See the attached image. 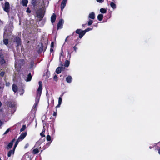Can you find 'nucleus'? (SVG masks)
Wrapping results in <instances>:
<instances>
[{"instance_id": "obj_1", "label": "nucleus", "mask_w": 160, "mask_h": 160, "mask_svg": "<svg viewBox=\"0 0 160 160\" xmlns=\"http://www.w3.org/2000/svg\"><path fill=\"white\" fill-rule=\"evenodd\" d=\"M40 2L42 3L41 4V5L39 9L37 11L36 14L38 18L42 19L46 11L45 3L47 2H44L43 0H40ZM48 3L49 2H47V7L48 6Z\"/></svg>"}, {"instance_id": "obj_2", "label": "nucleus", "mask_w": 160, "mask_h": 160, "mask_svg": "<svg viewBox=\"0 0 160 160\" xmlns=\"http://www.w3.org/2000/svg\"><path fill=\"white\" fill-rule=\"evenodd\" d=\"M39 87L37 90V94L36 97L35 102L33 106V108L35 109L38 104L41 95L42 89V83L41 81L39 82Z\"/></svg>"}, {"instance_id": "obj_3", "label": "nucleus", "mask_w": 160, "mask_h": 160, "mask_svg": "<svg viewBox=\"0 0 160 160\" xmlns=\"http://www.w3.org/2000/svg\"><path fill=\"white\" fill-rule=\"evenodd\" d=\"M27 133L26 132L22 133L17 139L15 144V148H16L19 142L22 140L26 136Z\"/></svg>"}, {"instance_id": "obj_4", "label": "nucleus", "mask_w": 160, "mask_h": 160, "mask_svg": "<svg viewBox=\"0 0 160 160\" xmlns=\"http://www.w3.org/2000/svg\"><path fill=\"white\" fill-rule=\"evenodd\" d=\"M12 40L14 42H16L17 46L20 45L21 40L20 38L19 37L13 36L12 38Z\"/></svg>"}, {"instance_id": "obj_5", "label": "nucleus", "mask_w": 160, "mask_h": 160, "mask_svg": "<svg viewBox=\"0 0 160 160\" xmlns=\"http://www.w3.org/2000/svg\"><path fill=\"white\" fill-rule=\"evenodd\" d=\"M75 32L76 33L79 34V37L80 38H81L85 34L84 31L80 29H77Z\"/></svg>"}, {"instance_id": "obj_6", "label": "nucleus", "mask_w": 160, "mask_h": 160, "mask_svg": "<svg viewBox=\"0 0 160 160\" xmlns=\"http://www.w3.org/2000/svg\"><path fill=\"white\" fill-rule=\"evenodd\" d=\"M75 32L76 33L79 34V37L80 38H81L85 34L84 31L80 29H77Z\"/></svg>"}, {"instance_id": "obj_7", "label": "nucleus", "mask_w": 160, "mask_h": 160, "mask_svg": "<svg viewBox=\"0 0 160 160\" xmlns=\"http://www.w3.org/2000/svg\"><path fill=\"white\" fill-rule=\"evenodd\" d=\"M75 32L76 33L79 34V37L80 38H81L85 34L84 31L80 29H77Z\"/></svg>"}, {"instance_id": "obj_8", "label": "nucleus", "mask_w": 160, "mask_h": 160, "mask_svg": "<svg viewBox=\"0 0 160 160\" xmlns=\"http://www.w3.org/2000/svg\"><path fill=\"white\" fill-rule=\"evenodd\" d=\"M4 10L6 12L8 13L10 11V5L9 3L6 2L5 3V5L3 7Z\"/></svg>"}, {"instance_id": "obj_9", "label": "nucleus", "mask_w": 160, "mask_h": 160, "mask_svg": "<svg viewBox=\"0 0 160 160\" xmlns=\"http://www.w3.org/2000/svg\"><path fill=\"white\" fill-rule=\"evenodd\" d=\"M64 23V21L62 19H60L57 25V29H61Z\"/></svg>"}, {"instance_id": "obj_10", "label": "nucleus", "mask_w": 160, "mask_h": 160, "mask_svg": "<svg viewBox=\"0 0 160 160\" xmlns=\"http://www.w3.org/2000/svg\"><path fill=\"white\" fill-rule=\"evenodd\" d=\"M67 0H63L61 4V9L62 11L66 5Z\"/></svg>"}, {"instance_id": "obj_11", "label": "nucleus", "mask_w": 160, "mask_h": 160, "mask_svg": "<svg viewBox=\"0 0 160 160\" xmlns=\"http://www.w3.org/2000/svg\"><path fill=\"white\" fill-rule=\"evenodd\" d=\"M15 139L14 138V139H13L11 141V142L9 143V144L7 146L6 148L8 149L11 148L12 146V145L13 144V142L15 141Z\"/></svg>"}, {"instance_id": "obj_12", "label": "nucleus", "mask_w": 160, "mask_h": 160, "mask_svg": "<svg viewBox=\"0 0 160 160\" xmlns=\"http://www.w3.org/2000/svg\"><path fill=\"white\" fill-rule=\"evenodd\" d=\"M22 160H32V159L28 154H25L23 157Z\"/></svg>"}, {"instance_id": "obj_13", "label": "nucleus", "mask_w": 160, "mask_h": 160, "mask_svg": "<svg viewBox=\"0 0 160 160\" xmlns=\"http://www.w3.org/2000/svg\"><path fill=\"white\" fill-rule=\"evenodd\" d=\"M56 16L55 13H53L51 18V21L52 23H54L56 19Z\"/></svg>"}, {"instance_id": "obj_14", "label": "nucleus", "mask_w": 160, "mask_h": 160, "mask_svg": "<svg viewBox=\"0 0 160 160\" xmlns=\"http://www.w3.org/2000/svg\"><path fill=\"white\" fill-rule=\"evenodd\" d=\"M15 148H15L14 145L13 150H10L8 152V157H10L11 156L12 154H14Z\"/></svg>"}, {"instance_id": "obj_15", "label": "nucleus", "mask_w": 160, "mask_h": 160, "mask_svg": "<svg viewBox=\"0 0 160 160\" xmlns=\"http://www.w3.org/2000/svg\"><path fill=\"white\" fill-rule=\"evenodd\" d=\"M95 13L93 12L90 13L89 15L88 18H89L94 19L95 18Z\"/></svg>"}, {"instance_id": "obj_16", "label": "nucleus", "mask_w": 160, "mask_h": 160, "mask_svg": "<svg viewBox=\"0 0 160 160\" xmlns=\"http://www.w3.org/2000/svg\"><path fill=\"white\" fill-rule=\"evenodd\" d=\"M12 89L13 91L15 93L18 91V87L16 84H13L12 85Z\"/></svg>"}, {"instance_id": "obj_17", "label": "nucleus", "mask_w": 160, "mask_h": 160, "mask_svg": "<svg viewBox=\"0 0 160 160\" xmlns=\"http://www.w3.org/2000/svg\"><path fill=\"white\" fill-rule=\"evenodd\" d=\"M16 103L15 102H10L9 104V106L11 108L14 109L15 108Z\"/></svg>"}, {"instance_id": "obj_18", "label": "nucleus", "mask_w": 160, "mask_h": 160, "mask_svg": "<svg viewBox=\"0 0 160 160\" xmlns=\"http://www.w3.org/2000/svg\"><path fill=\"white\" fill-rule=\"evenodd\" d=\"M72 77L70 76H68L66 78V81L68 83H70L72 82Z\"/></svg>"}, {"instance_id": "obj_19", "label": "nucleus", "mask_w": 160, "mask_h": 160, "mask_svg": "<svg viewBox=\"0 0 160 160\" xmlns=\"http://www.w3.org/2000/svg\"><path fill=\"white\" fill-rule=\"evenodd\" d=\"M32 77L31 75V73H29L26 79H25V81H26L27 82L30 81L32 79Z\"/></svg>"}, {"instance_id": "obj_20", "label": "nucleus", "mask_w": 160, "mask_h": 160, "mask_svg": "<svg viewBox=\"0 0 160 160\" xmlns=\"http://www.w3.org/2000/svg\"><path fill=\"white\" fill-rule=\"evenodd\" d=\"M62 67H58L56 69V72L57 74H59L61 72Z\"/></svg>"}, {"instance_id": "obj_21", "label": "nucleus", "mask_w": 160, "mask_h": 160, "mask_svg": "<svg viewBox=\"0 0 160 160\" xmlns=\"http://www.w3.org/2000/svg\"><path fill=\"white\" fill-rule=\"evenodd\" d=\"M103 18V15L102 14H99L97 17L99 21H101L102 20Z\"/></svg>"}, {"instance_id": "obj_22", "label": "nucleus", "mask_w": 160, "mask_h": 160, "mask_svg": "<svg viewBox=\"0 0 160 160\" xmlns=\"http://www.w3.org/2000/svg\"><path fill=\"white\" fill-rule=\"evenodd\" d=\"M5 63V61L3 57H0V64L1 65H2Z\"/></svg>"}, {"instance_id": "obj_23", "label": "nucleus", "mask_w": 160, "mask_h": 160, "mask_svg": "<svg viewBox=\"0 0 160 160\" xmlns=\"http://www.w3.org/2000/svg\"><path fill=\"white\" fill-rule=\"evenodd\" d=\"M28 3V0H22V4L23 6H26Z\"/></svg>"}, {"instance_id": "obj_24", "label": "nucleus", "mask_w": 160, "mask_h": 160, "mask_svg": "<svg viewBox=\"0 0 160 160\" xmlns=\"http://www.w3.org/2000/svg\"><path fill=\"white\" fill-rule=\"evenodd\" d=\"M44 127H43V130L42 131V132L40 133V135L42 136L43 138H45V136L44 135V133L45 132V129L44 128Z\"/></svg>"}, {"instance_id": "obj_25", "label": "nucleus", "mask_w": 160, "mask_h": 160, "mask_svg": "<svg viewBox=\"0 0 160 160\" xmlns=\"http://www.w3.org/2000/svg\"><path fill=\"white\" fill-rule=\"evenodd\" d=\"M70 64V61L68 60H66L65 61L64 66L65 67H68Z\"/></svg>"}, {"instance_id": "obj_26", "label": "nucleus", "mask_w": 160, "mask_h": 160, "mask_svg": "<svg viewBox=\"0 0 160 160\" xmlns=\"http://www.w3.org/2000/svg\"><path fill=\"white\" fill-rule=\"evenodd\" d=\"M110 5L111 7L113 9H114L116 8V4L112 2L110 3Z\"/></svg>"}, {"instance_id": "obj_27", "label": "nucleus", "mask_w": 160, "mask_h": 160, "mask_svg": "<svg viewBox=\"0 0 160 160\" xmlns=\"http://www.w3.org/2000/svg\"><path fill=\"white\" fill-rule=\"evenodd\" d=\"M100 12L102 13H105L107 12V11L105 8H101L100 10Z\"/></svg>"}, {"instance_id": "obj_28", "label": "nucleus", "mask_w": 160, "mask_h": 160, "mask_svg": "<svg viewBox=\"0 0 160 160\" xmlns=\"http://www.w3.org/2000/svg\"><path fill=\"white\" fill-rule=\"evenodd\" d=\"M39 152V150L37 148L34 149L32 151V153L34 154H37Z\"/></svg>"}, {"instance_id": "obj_29", "label": "nucleus", "mask_w": 160, "mask_h": 160, "mask_svg": "<svg viewBox=\"0 0 160 160\" xmlns=\"http://www.w3.org/2000/svg\"><path fill=\"white\" fill-rule=\"evenodd\" d=\"M63 96V94L61 95L59 97L58 99V103L61 104L62 102V97Z\"/></svg>"}, {"instance_id": "obj_30", "label": "nucleus", "mask_w": 160, "mask_h": 160, "mask_svg": "<svg viewBox=\"0 0 160 160\" xmlns=\"http://www.w3.org/2000/svg\"><path fill=\"white\" fill-rule=\"evenodd\" d=\"M3 42L4 43L5 45H7L8 44V39H4L3 40Z\"/></svg>"}, {"instance_id": "obj_31", "label": "nucleus", "mask_w": 160, "mask_h": 160, "mask_svg": "<svg viewBox=\"0 0 160 160\" xmlns=\"http://www.w3.org/2000/svg\"><path fill=\"white\" fill-rule=\"evenodd\" d=\"M59 60V62H60V65H61V66H63V65L62 64V60H63L62 59V56H60Z\"/></svg>"}, {"instance_id": "obj_32", "label": "nucleus", "mask_w": 160, "mask_h": 160, "mask_svg": "<svg viewBox=\"0 0 160 160\" xmlns=\"http://www.w3.org/2000/svg\"><path fill=\"white\" fill-rule=\"evenodd\" d=\"M40 140H38V141H37L36 144V146H38L39 145H40L42 143V141H40Z\"/></svg>"}, {"instance_id": "obj_33", "label": "nucleus", "mask_w": 160, "mask_h": 160, "mask_svg": "<svg viewBox=\"0 0 160 160\" xmlns=\"http://www.w3.org/2000/svg\"><path fill=\"white\" fill-rule=\"evenodd\" d=\"M26 128V125H23L22 128H21V129L20 130V131L21 132H22L23 131H24Z\"/></svg>"}, {"instance_id": "obj_34", "label": "nucleus", "mask_w": 160, "mask_h": 160, "mask_svg": "<svg viewBox=\"0 0 160 160\" xmlns=\"http://www.w3.org/2000/svg\"><path fill=\"white\" fill-rule=\"evenodd\" d=\"M71 57V54L69 52H68V56L67 57V59H68L67 60H69L70 59Z\"/></svg>"}, {"instance_id": "obj_35", "label": "nucleus", "mask_w": 160, "mask_h": 160, "mask_svg": "<svg viewBox=\"0 0 160 160\" xmlns=\"http://www.w3.org/2000/svg\"><path fill=\"white\" fill-rule=\"evenodd\" d=\"M47 140L48 141H51V137L49 135H48L46 137Z\"/></svg>"}, {"instance_id": "obj_36", "label": "nucleus", "mask_w": 160, "mask_h": 160, "mask_svg": "<svg viewBox=\"0 0 160 160\" xmlns=\"http://www.w3.org/2000/svg\"><path fill=\"white\" fill-rule=\"evenodd\" d=\"M63 54H64V52L63 51V50L62 49L61 51V52L60 53V56H62V59L63 60Z\"/></svg>"}, {"instance_id": "obj_37", "label": "nucleus", "mask_w": 160, "mask_h": 160, "mask_svg": "<svg viewBox=\"0 0 160 160\" xmlns=\"http://www.w3.org/2000/svg\"><path fill=\"white\" fill-rule=\"evenodd\" d=\"M3 52L2 50H0V57H3Z\"/></svg>"}, {"instance_id": "obj_38", "label": "nucleus", "mask_w": 160, "mask_h": 160, "mask_svg": "<svg viewBox=\"0 0 160 160\" xmlns=\"http://www.w3.org/2000/svg\"><path fill=\"white\" fill-rule=\"evenodd\" d=\"M93 22V21L92 20H90L88 22V26H90L91 25Z\"/></svg>"}, {"instance_id": "obj_39", "label": "nucleus", "mask_w": 160, "mask_h": 160, "mask_svg": "<svg viewBox=\"0 0 160 160\" xmlns=\"http://www.w3.org/2000/svg\"><path fill=\"white\" fill-rule=\"evenodd\" d=\"M34 61H32L30 63V68H33L34 66Z\"/></svg>"}, {"instance_id": "obj_40", "label": "nucleus", "mask_w": 160, "mask_h": 160, "mask_svg": "<svg viewBox=\"0 0 160 160\" xmlns=\"http://www.w3.org/2000/svg\"><path fill=\"white\" fill-rule=\"evenodd\" d=\"M92 30V28H88L86 29L85 30H83L85 33L87 32H88Z\"/></svg>"}, {"instance_id": "obj_41", "label": "nucleus", "mask_w": 160, "mask_h": 160, "mask_svg": "<svg viewBox=\"0 0 160 160\" xmlns=\"http://www.w3.org/2000/svg\"><path fill=\"white\" fill-rule=\"evenodd\" d=\"M5 74V72H2L0 73V76L3 77L4 75Z\"/></svg>"}, {"instance_id": "obj_42", "label": "nucleus", "mask_w": 160, "mask_h": 160, "mask_svg": "<svg viewBox=\"0 0 160 160\" xmlns=\"http://www.w3.org/2000/svg\"><path fill=\"white\" fill-rule=\"evenodd\" d=\"M45 138L42 137V138H41L39 140H40V141H42V142H43L44 140H45Z\"/></svg>"}, {"instance_id": "obj_43", "label": "nucleus", "mask_w": 160, "mask_h": 160, "mask_svg": "<svg viewBox=\"0 0 160 160\" xmlns=\"http://www.w3.org/2000/svg\"><path fill=\"white\" fill-rule=\"evenodd\" d=\"M26 12L27 13H30L31 12V11L30 10L29 8H27Z\"/></svg>"}, {"instance_id": "obj_44", "label": "nucleus", "mask_w": 160, "mask_h": 160, "mask_svg": "<svg viewBox=\"0 0 160 160\" xmlns=\"http://www.w3.org/2000/svg\"><path fill=\"white\" fill-rule=\"evenodd\" d=\"M10 131L9 129H8L3 134V135H5L6 134H7Z\"/></svg>"}, {"instance_id": "obj_45", "label": "nucleus", "mask_w": 160, "mask_h": 160, "mask_svg": "<svg viewBox=\"0 0 160 160\" xmlns=\"http://www.w3.org/2000/svg\"><path fill=\"white\" fill-rule=\"evenodd\" d=\"M54 46V43L53 42H52L51 44V48H53Z\"/></svg>"}, {"instance_id": "obj_46", "label": "nucleus", "mask_w": 160, "mask_h": 160, "mask_svg": "<svg viewBox=\"0 0 160 160\" xmlns=\"http://www.w3.org/2000/svg\"><path fill=\"white\" fill-rule=\"evenodd\" d=\"M97 1L100 3H102L103 1L104 0H96Z\"/></svg>"}, {"instance_id": "obj_47", "label": "nucleus", "mask_w": 160, "mask_h": 160, "mask_svg": "<svg viewBox=\"0 0 160 160\" xmlns=\"http://www.w3.org/2000/svg\"><path fill=\"white\" fill-rule=\"evenodd\" d=\"M7 31H8V30L7 29L5 30V31L4 32V37H5L6 35V34L7 33Z\"/></svg>"}, {"instance_id": "obj_48", "label": "nucleus", "mask_w": 160, "mask_h": 160, "mask_svg": "<svg viewBox=\"0 0 160 160\" xmlns=\"http://www.w3.org/2000/svg\"><path fill=\"white\" fill-rule=\"evenodd\" d=\"M24 90L23 89H22V90H21V93L20 94V95H22L24 93Z\"/></svg>"}, {"instance_id": "obj_49", "label": "nucleus", "mask_w": 160, "mask_h": 160, "mask_svg": "<svg viewBox=\"0 0 160 160\" xmlns=\"http://www.w3.org/2000/svg\"><path fill=\"white\" fill-rule=\"evenodd\" d=\"M77 48L75 46H74L73 47V49L75 51V52H76L77 50Z\"/></svg>"}, {"instance_id": "obj_50", "label": "nucleus", "mask_w": 160, "mask_h": 160, "mask_svg": "<svg viewBox=\"0 0 160 160\" xmlns=\"http://www.w3.org/2000/svg\"><path fill=\"white\" fill-rule=\"evenodd\" d=\"M61 105V104L58 103V105L56 107V108H58L60 107V106Z\"/></svg>"}, {"instance_id": "obj_51", "label": "nucleus", "mask_w": 160, "mask_h": 160, "mask_svg": "<svg viewBox=\"0 0 160 160\" xmlns=\"http://www.w3.org/2000/svg\"><path fill=\"white\" fill-rule=\"evenodd\" d=\"M56 115H57L56 112H54L53 113V116H56Z\"/></svg>"}, {"instance_id": "obj_52", "label": "nucleus", "mask_w": 160, "mask_h": 160, "mask_svg": "<svg viewBox=\"0 0 160 160\" xmlns=\"http://www.w3.org/2000/svg\"><path fill=\"white\" fill-rule=\"evenodd\" d=\"M3 124V122L0 120V127Z\"/></svg>"}, {"instance_id": "obj_53", "label": "nucleus", "mask_w": 160, "mask_h": 160, "mask_svg": "<svg viewBox=\"0 0 160 160\" xmlns=\"http://www.w3.org/2000/svg\"><path fill=\"white\" fill-rule=\"evenodd\" d=\"M57 78H58V77H57V76L56 75H55V76H54V79H57Z\"/></svg>"}, {"instance_id": "obj_54", "label": "nucleus", "mask_w": 160, "mask_h": 160, "mask_svg": "<svg viewBox=\"0 0 160 160\" xmlns=\"http://www.w3.org/2000/svg\"><path fill=\"white\" fill-rule=\"evenodd\" d=\"M10 85V83L9 82H7L6 84V85L7 86H8Z\"/></svg>"}, {"instance_id": "obj_55", "label": "nucleus", "mask_w": 160, "mask_h": 160, "mask_svg": "<svg viewBox=\"0 0 160 160\" xmlns=\"http://www.w3.org/2000/svg\"><path fill=\"white\" fill-rule=\"evenodd\" d=\"M52 133L53 134H54L55 131V130L54 129V128L52 129Z\"/></svg>"}, {"instance_id": "obj_56", "label": "nucleus", "mask_w": 160, "mask_h": 160, "mask_svg": "<svg viewBox=\"0 0 160 160\" xmlns=\"http://www.w3.org/2000/svg\"><path fill=\"white\" fill-rule=\"evenodd\" d=\"M50 52H53V48H50Z\"/></svg>"}, {"instance_id": "obj_57", "label": "nucleus", "mask_w": 160, "mask_h": 160, "mask_svg": "<svg viewBox=\"0 0 160 160\" xmlns=\"http://www.w3.org/2000/svg\"><path fill=\"white\" fill-rule=\"evenodd\" d=\"M28 146V144H26L25 146V148H26Z\"/></svg>"}, {"instance_id": "obj_58", "label": "nucleus", "mask_w": 160, "mask_h": 160, "mask_svg": "<svg viewBox=\"0 0 160 160\" xmlns=\"http://www.w3.org/2000/svg\"><path fill=\"white\" fill-rule=\"evenodd\" d=\"M158 153L160 155V148L158 150Z\"/></svg>"}, {"instance_id": "obj_59", "label": "nucleus", "mask_w": 160, "mask_h": 160, "mask_svg": "<svg viewBox=\"0 0 160 160\" xmlns=\"http://www.w3.org/2000/svg\"><path fill=\"white\" fill-rule=\"evenodd\" d=\"M86 25V24H83L82 25V26L83 27H84Z\"/></svg>"}, {"instance_id": "obj_60", "label": "nucleus", "mask_w": 160, "mask_h": 160, "mask_svg": "<svg viewBox=\"0 0 160 160\" xmlns=\"http://www.w3.org/2000/svg\"><path fill=\"white\" fill-rule=\"evenodd\" d=\"M68 36L67 38H66L65 40V42H66V41H67V38H68Z\"/></svg>"}, {"instance_id": "obj_61", "label": "nucleus", "mask_w": 160, "mask_h": 160, "mask_svg": "<svg viewBox=\"0 0 160 160\" xmlns=\"http://www.w3.org/2000/svg\"><path fill=\"white\" fill-rule=\"evenodd\" d=\"M2 104V103L1 102H0V107L1 106Z\"/></svg>"}, {"instance_id": "obj_62", "label": "nucleus", "mask_w": 160, "mask_h": 160, "mask_svg": "<svg viewBox=\"0 0 160 160\" xmlns=\"http://www.w3.org/2000/svg\"><path fill=\"white\" fill-rule=\"evenodd\" d=\"M75 34V32H73V33L72 34V36H73L74 35V34Z\"/></svg>"}, {"instance_id": "obj_63", "label": "nucleus", "mask_w": 160, "mask_h": 160, "mask_svg": "<svg viewBox=\"0 0 160 160\" xmlns=\"http://www.w3.org/2000/svg\"><path fill=\"white\" fill-rule=\"evenodd\" d=\"M15 66H16V62H15Z\"/></svg>"}, {"instance_id": "obj_64", "label": "nucleus", "mask_w": 160, "mask_h": 160, "mask_svg": "<svg viewBox=\"0 0 160 160\" xmlns=\"http://www.w3.org/2000/svg\"><path fill=\"white\" fill-rule=\"evenodd\" d=\"M152 148V147L151 146L149 147V148H150V149Z\"/></svg>"}]
</instances>
